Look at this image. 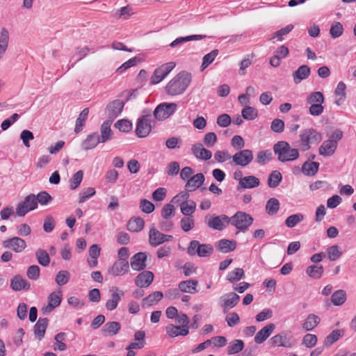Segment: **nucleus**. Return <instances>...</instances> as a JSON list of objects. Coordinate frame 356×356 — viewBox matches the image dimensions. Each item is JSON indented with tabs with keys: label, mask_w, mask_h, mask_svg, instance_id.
<instances>
[{
	"label": "nucleus",
	"mask_w": 356,
	"mask_h": 356,
	"mask_svg": "<svg viewBox=\"0 0 356 356\" xmlns=\"http://www.w3.org/2000/svg\"><path fill=\"white\" fill-rule=\"evenodd\" d=\"M191 82V74L182 71L174 76L165 86L166 93L170 96L183 94Z\"/></svg>",
	"instance_id": "nucleus-1"
},
{
	"label": "nucleus",
	"mask_w": 356,
	"mask_h": 356,
	"mask_svg": "<svg viewBox=\"0 0 356 356\" xmlns=\"http://www.w3.org/2000/svg\"><path fill=\"white\" fill-rule=\"evenodd\" d=\"M273 151L280 162H288L296 160L299 157V151L291 147L286 141H279L273 146Z\"/></svg>",
	"instance_id": "nucleus-2"
},
{
	"label": "nucleus",
	"mask_w": 356,
	"mask_h": 356,
	"mask_svg": "<svg viewBox=\"0 0 356 356\" xmlns=\"http://www.w3.org/2000/svg\"><path fill=\"white\" fill-rule=\"evenodd\" d=\"M322 135L313 128L303 129L300 134V149L305 152L310 149L311 144L319 143Z\"/></svg>",
	"instance_id": "nucleus-3"
},
{
	"label": "nucleus",
	"mask_w": 356,
	"mask_h": 356,
	"mask_svg": "<svg viewBox=\"0 0 356 356\" xmlns=\"http://www.w3.org/2000/svg\"><path fill=\"white\" fill-rule=\"evenodd\" d=\"M343 133L340 130H336L330 136V138L325 140L318 148V153L323 156L333 155L337 149L338 142L342 138Z\"/></svg>",
	"instance_id": "nucleus-4"
},
{
	"label": "nucleus",
	"mask_w": 356,
	"mask_h": 356,
	"mask_svg": "<svg viewBox=\"0 0 356 356\" xmlns=\"http://www.w3.org/2000/svg\"><path fill=\"white\" fill-rule=\"evenodd\" d=\"M324 100L323 94L319 91L312 92L307 97L306 102L309 105V112L311 115L319 116L323 113Z\"/></svg>",
	"instance_id": "nucleus-5"
},
{
	"label": "nucleus",
	"mask_w": 356,
	"mask_h": 356,
	"mask_svg": "<svg viewBox=\"0 0 356 356\" xmlns=\"http://www.w3.org/2000/svg\"><path fill=\"white\" fill-rule=\"evenodd\" d=\"M230 223L239 231L245 232L253 222V218L248 213L242 211L236 212L229 218Z\"/></svg>",
	"instance_id": "nucleus-6"
},
{
	"label": "nucleus",
	"mask_w": 356,
	"mask_h": 356,
	"mask_svg": "<svg viewBox=\"0 0 356 356\" xmlns=\"http://www.w3.org/2000/svg\"><path fill=\"white\" fill-rule=\"evenodd\" d=\"M187 252L191 256L207 257L213 253V248L210 244H201L198 241L193 240L190 242Z\"/></svg>",
	"instance_id": "nucleus-7"
},
{
	"label": "nucleus",
	"mask_w": 356,
	"mask_h": 356,
	"mask_svg": "<svg viewBox=\"0 0 356 356\" xmlns=\"http://www.w3.org/2000/svg\"><path fill=\"white\" fill-rule=\"evenodd\" d=\"M38 207L36 196L34 194L28 195L23 202H19L16 207V214L19 217H24L29 211Z\"/></svg>",
	"instance_id": "nucleus-8"
},
{
	"label": "nucleus",
	"mask_w": 356,
	"mask_h": 356,
	"mask_svg": "<svg viewBox=\"0 0 356 356\" xmlns=\"http://www.w3.org/2000/svg\"><path fill=\"white\" fill-rule=\"evenodd\" d=\"M175 66V62H169L157 67L150 78V83L154 85L160 83L170 74Z\"/></svg>",
	"instance_id": "nucleus-9"
},
{
	"label": "nucleus",
	"mask_w": 356,
	"mask_h": 356,
	"mask_svg": "<svg viewBox=\"0 0 356 356\" xmlns=\"http://www.w3.org/2000/svg\"><path fill=\"white\" fill-rule=\"evenodd\" d=\"M253 152L250 149H242L236 152L232 156L231 164L244 168L248 165L253 160Z\"/></svg>",
	"instance_id": "nucleus-10"
},
{
	"label": "nucleus",
	"mask_w": 356,
	"mask_h": 356,
	"mask_svg": "<svg viewBox=\"0 0 356 356\" xmlns=\"http://www.w3.org/2000/svg\"><path fill=\"white\" fill-rule=\"evenodd\" d=\"M205 223L211 229L222 231L230 223V219L225 214L217 216H206Z\"/></svg>",
	"instance_id": "nucleus-11"
},
{
	"label": "nucleus",
	"mask_w": 356,
	"mask_h": 356,
	"mask_svg": "<svg viewBox=\"0 0 356 356\" xmlns=\"http://www.w3.org/2000/svg\"><path fill=\"white\" fill-rule=\"evenodd\" d=\"M177 108V105L175 103H162L156 106L154 115L157 120H163L172 115Z\"/></svg>",
	"instance_id": "nucleus-12"
},
{
	"label": "nucleus",
	"mask_w": 356,
	"mask_h": 356,
	"mask_svg": "<svg viewBox=\"0 0 356 356\" xmlns=\"http://www.w3.org/2000/svg\"><path fill=\"white\" fill-rule=\"evenodd\" d=\"M151 119V114L145 115L138 118L136 128V134L138 137L145 138L149 134L152 130Z\"/></svg>",
	"instance_id": "nucleus-13"
},
{
	"label": "nucleus",
	"mask_w": 356,
	"mask_h": 356,
	"mask_svg": "<svg viewBox=\"0 0 356 356\" xmlns=\"http://www.w3.org/2000/svg\"><path fill=\"white\" fill-rule=\"evenodd\" d=\"M172 235L163 234L156 229L153 225L149 232V243L150 245L156 247L165 241H169L172 239Z\"/></svg>",
	"instance_id": "nucleus-14"
},
{
	"label": "nucleus",
	"mask_w": 356,
	"mask_h": 356,
	"mask_svg": "<svg viewBox=\"0 0 356 356\" xmlns=\"http://www.w3.org/2000/svg\"><path fill=\"white\" fill-rule=\"evenodd\" d=\"M129 270V264L128 261H125L124 259H118L108 268V273L114 277H118L126 275Z\"/></svg>",
	"instance_id": "nucleus-15"
},
{
	"label": "nucleus",
	"mask_w": 356,
	"mask_h": 356,
	"mask_svg": "<svg viewBox=\"0 0 356 356\" xmlns=\"http://www.w3.org/2000/svg\"><path fill=\"white\" fill-rule=\"evenodd\" d=\"M62 300L61 291H54L48 296V304L44 306L41 311L44 314H50L55 308L60 305Z\"/></svg>",
	"instance_id": "nucleus-16"
},
{
	"label": "nucleus",
	"mask_w": 356,
	"mask_h": 356,
	"mask_svg": "<svg viewBox=\"0 0 356 356\" xmlns=\"http://www.w3.org/2000/svg\"><path fill=\"white\" fill-rule=\"evenodd\" d=\"M109 291L111 297L106 301L105 307L108 310L113 311L118 307L122 297L124 295V292L117 286H112Z\"/></svg>",
	"instance_id": "nucleus-17"
},
{
	"label": "nucleus",
	"mask_w": 356,
	"mask_h": 356,
	"mask_svg": "<svg viewBox=\"0 0 356 356\" xmlns=\"http://www.w3.org/2000/svg\"><path fill=\"white\" fill-rule=\"evenodd\" d=\"M124 106V102L120 99H115L108 104L106 108L110 120H113L116 118L122 111Z\"/></svg>",
	"instance_id": "nucleus-18"
},
{
	"label": "nucleus",
	"mask_w": 356,
	"mask_h": 356,
	"mask_svg": "<svg viewBox=\"0 0 356 356\" xmlns=\"http://www.w3.org/2000/svg\"><path fill=\"white\" fill-rule=\"evenodd\" d=\"M3 244L4 248H10L17 253L22 252L26 248V241L17 236L4 241Z\"/></svg>",
	"instance_id": "nucleus-19"
},
{
	"label": "nucleus",
	"mask_w": 356,
	"mask_h": 356,
	"mask_svg": "<svg viewBox=\"0 0 356 356\" xmlns=\"http://www.w3.org/2000/svg\"><path fill=\"white\" fill-rule=\"evenodd\" d=\"M146 260L145 252H138L131 257L130 266L134 270H142L146 268Z\"/></svg>",
	"instance_id": "nucleus-20"
},
{
	"label": "nucleus",
	"mask_w": 356,
	"mask_h": 356,
	"mask_svg": "<svg viewBox=\"0 0 356 356\" xmlns=\"http://www.w3.org/2000/svg\"><path fill=\"white\" fill-rule=\"evenodd\" d=\"M154 280V274L149 270H144L139 273L135 279V284L140 288L148 287Z\"/></svg>",
	"instance_id": "nucleus-21"
},
{
	"label": "nucleus",
	"mask_w": 356,
	"mask_h": 356,
	"mask_svg": "<svg viewBox=\"0 0 356 356\" xmlns=\"http://www.w3.org/2000/svg\"><path fill=\"white\" fill-rule=\"evenodd\" d=\"M240 300V296L235 293H229L220 298V305L224 311L234 307Z\"/></svg>",
	"instance_id": "nucleus-22"
},
{
	"label": "nucleus",
	"mask_w": 356,
	"mask_h": 356,
	"mask_svg": "<svg viewBox=\"0 0 356 356\" xmlns=\"http://www.w3.org/2000/svg\"><path fill=\"white\" fill-rule=\"evenodd\" d=\"M270 343L273 346H282L284 348H291L294 341L292 340V337H287L286 334H276L270 339Z\"/></svg>",
	"instance_id": "nucleus-23"
},
{
	"label": "nucleus",
	"mask_w": 356,
	"mask_h": 356,
	"mask_svg": "<svg viewBox=\"0 0 356 356\" xmlns=\"http://www.w3.org/2000/svg\"><path fill=\"white\" fill-rule=\"evenodd\" d=\"M191 151L193 155L198 159L207 161L212 156V152L204 148L201 143H197L192 146Z\"/></svg>",
	"instance_id": "nucleus-24"
},
{
	"label": "nucleus",
	"mask_w": 356,
	"mask_h": 356,
	"mask_svg": "<svg viewBox=\"0 0 356 356\" xmlns=\"http://www.w3.org/2000/svg\"><path fill=\"white\" fill-rule=\"evenodd\" d=\"M204 180V175L202 173H197L187 181L185 188L188 191H194L203 184Z\"/></svg>",
	"instance_id": "nucleus-25"
},
{
	"label": "nucleus",
	"mask_w": 356,
	"mask_h": 356,
	"mask_svg": "<svg viewBox=\"0 0 356 356\" xmlns=\"http://www.w3.org/2000/svg\"><path fill=\"white\" fill-rule=\"evenodd\" d=\"M275 328V324H268L256 334L254 341L258 344L262 343L270 336Z\"/></svg>",
	"instance_id": "nucleus-26"
},
{
	"label": "nucleus",
	"mask_w": 356,
	"mask_h": 356,
	"mask_svg": "<svg viewBox=\"0 0 356 356\" xmlns=\"http://www.w3.org/2000/svg\"><path fill=\"white\" fill-rule=\"evenodd\" d=\"M198 282L195 280H188L179 283L178 287L180 292L195 293L197 292Z\"/></svg>",
	"instance_id": "nucleus-27"
},
{
	"label": "nucleus",
	"mask_w": 356,
	"mask_h": 356,
	"mask_svg": "<svg viewBox=\"0 0 356 356\" xmlns=\"http://www.w3.org/2000/svg\"><path fill=\"white\" fill-rule=\"evenodd\" d=\"M310 73V68L307 65H303L300 66L293 74L294 83L296 84L300 83L302 80L309 77Z\"/></svg>",
	"instance_id": "nucleus-28"
},
{
	"label": "nucleus",
	"mask_w": 356,
	"mask_h": 356,
	"mask_svg": "<svg viewBox=\"0 0 356 356\" xmlns=\"http://www.w3.org/2000/svg\"><path fill=\"white\" fill-rule=\"evenodd\" d=\"M99 143L100 138L97 133H92L88 135L81 143V147L84 150H89L95 148Z\"/></svg>",
	"instance_id": "nucleus-29"
},
{
	"label": "nucleus",
	"mask_w": 356,
	"mask_h": 356,
	"mask_svg": "<svg viewBox=\"0 0 356 356\" xmlns=\"http://www.w3.org/2000/svg\"><path fill=\"white\" fill-rule=\"evenodd\" d=\"M166 333L170 337H176L177 336H186L188 334V327H181L178 325L169 324L165 327Z\"/></svg>",
	"instance_id": "nucleus-30"
},
{
	"label": "nucleus",
	"mask_w": 356,
	"mask_h": 356,
	"mask_svg": "<svg viewBox=\"0 0 356 356\" xmlns=\"http://www.w3.org/2000/svg\"><path fill=\"white\" fill-rule=\"evenodd\" d=\"M48 325V319L47 318H40L35 325H34V334L39 339L41 340L46 332Z\"/></svg>",
	"instance_id": "nucleus-31"
},
{
	"label": "nucleus",
	"mask_w": 356,
	"mask_h": 356,
	"mask_svg": "<svg viewBox=\"0 0 356 356\" xmlns=\"http://www.w3.org/2000/svg\"><path fill=\"white\" fill-rule=\"evenodd\" d=\"M112 120H107L104 121L100 127V133L101 136L100 141L101 143H106L107 140H110L111 138L113 132L111 129V126L112 124Z\"/></svg>",
	"instance_id": "nucleus-32"
},
{
	"label": "nucleus",
	"mask_w": 356,
	"mask_h": 356,
	"mask_svg": "<svg viewBox=\"0 0 356 356\" xmlns=\"http://www.w3.org/2000/svg\"><path fill=\"white\" fill-rule=\"evenodd\" d=\"M121 325L117 321L107 322L102 327V333L105 336H114L118 334Z\"/></svg>",
	"instance_id": "nucleus-33"
},
{
	"label": "nucleus",
	"mask_w": 356,
	"mask_h": 356,
	"mask_svg": "<svg viewBox=\"0 0 356 356\" xmlns=\"http://www.w3.org/2000/svg\"><path fill=\"white\" fill-rule=\"evenodd\" d=\"M10 286L14 291H21L29 289L30 288V284L21 276L17 275L12 279Z\"/></svg>",
	"instance_id": "nucleus-34"
},
{
	"label": "nucleus",
	"mask_w": 356,
	"mask_h": 356,
	"mask_svg": "<svg viewBox=\"0 0 356 356\" xmlns=\"http://www.w3.org/2000/svg\"><path fill=\"white\" fill-rule=\"evenodd\" d=\"M9 42V32L6 28H2L0 32V59L6 53Z\"/></svg>",
	"instance_id": "nucleus-35"
},
{
	"label": "nucleus",
	"mask_w": 356,
	"mask_h": 356,
	"mask_svg": "<svg viewBox=\"0 0 356 356\" xmlns=\"http://www.w3.org/2000/svg\"><path fill=\"white\" fill-rule=\"evenodd\" d=\"M260 181L259 178L254 175H249L244 177L239 186L244 189H250L258 187Z\"/></svg>",
	"instance_id": "nucleus-36"
},
{
	"label": "nucleus",
	"mask_w": 356,
	"mask_h": 356,
	"mask_svg": "<svg viewBox=\"0 0 356 356\" xmlns=\"http://www.w3.org/2000/svg\"><path fill=\"white\" fill-rule=\"evenodd\" d=\"M163 297V294L161 291H155L149 294L146 298H144L142 300V305L143 307H149L161 300Z\"/></svg>",
	"instance_id": "nucleus-37"
},
{
	"label": "nucleus",
	"mask_w": 356,
	"mask_h": 356,
	"mask_svg": "<svg viewBox=\"0 0 356 356\" xmlns=\"http://www.w3.org/2000/svg\"><path fill=\"white\" fill-rule=\"evenodd\" d=\"M236 243L235 241L222 239L218 242V249L225 253L233 251L236 249Z\"/></svg>",
	"instance_id": "nucleus-38"
},
{
	"label": "nucleus",
	"mask_w": 356,
	"mask_h": 356,
	"mask_svg": "<svg viewBox=\"0 0 356 356\" xmlns=\"http://www.w3.org/2000/svg\"><path fill=\"white\" fill-rule=\"evenodd\" d=\"M205 38V35H192L186 37H179L173 40L169 46L172 48H174L179 44H183L184 42L192 41V40H199Z\"/></svg>",
	"instance_id": "nucleus-39"
},
{
	"label": "nucleus",
	"mask_w": 356,
	"mask_h": 356,
	"mask_svg": "<svg viewBox=\"0 0 356 356\" xmlns=\"http://www.w3.org/2000/svg\"><path fill=\"white\" fill-rule=\"evenodd\" d=\"M196 209V203L193 200L184 201L181 202L180 210L183 215L191 216Z\"/></svg>",
	"instance_id": "nucleus-40"
},
{
	"label": "nucleus",
	"mask_w": 356,
	"mask_h": 356,
	"mask_svg": "<svg viewBox=\"0 0 356 356\" xmlns=\"http://www.w3.org/2000/svg\"><path fill=\"white\" fill-rule=\"evenodd\" d=\"M318 167L319 163L317 162L306 161L302 166V171L307 176H312L318 172Z\"/></svg>",
	"instance_id": "nucleus-41"
},
{
	"label": "nucleus",
	"mask_w": 356,
	"mask_h": 356,
	"mask_svg": "<svg viewBox=\"0 0 356 356\" xmlns=\"http://www.w3.org/2000/svg\"><path fill=\"white\" fill-rule=\"evenodd\" d=\"M319 322V317L315 314H312L308 315L302 325V327L305 330L309 331L316 327Z\"/></svg>",
	"instance_id": "nucleus-42"
},
{
	"label": "nucleus",
	"mask_w": 356,
	"mask_h": 356,
	"mask_svg": "<svg viewBox=\"0 0 356 356\" xmlns=\"http://www.w3.org/2000/svg\"><path fill=\"white\" fill-rule=\"evenodd\" d=\"M280 209V202L275 197L270 198L266 205V211L268 215L276 214Z\"/></svg>",
	"instance_id": "nucleus-43"
},
{
	"label": "nucleus",
	"mask_w": 356,
	"mask_h": 356,
	"mask_svg": "<svg viewBox=\"0 0 356 356\" xmlns=\"http://www.w3.org/2000/svg\"><path fill=\"white\" fill-rule=\"evenodd\" d=\"M144 227V220L141 218H133L129 220L127 228L131 232H139Z\"/></svg>",
	"instance_id": "nucleus-44"
},
{
	"label": "nucleus",
	"mask_w": 356,
	"mask_h": 356,
	"mask_svg": "<svg viewBox=\"0 0 356 356\" xmlns=\"http://www.w3.org/2000/svg\"><path fill=\"white\" fill-rule=\"evenodd\" d=\"M244 347V343L242 340L235 339L229 343L227 347V353L229 355H234L239 353L243 350Z\"/></svg>",
	"instance_id": "nucleus-45"
},
{
	"label": "nucleus",
	"mask_w": 356,
	"mask_h": 356,
	"mask_svg": "<svg viewBox=\"0 0 356 356\" xmlns=\"http://www.w3.org/2000/svg\"><path fill=\"white\" fill-rule=\"evenodd\" d=\"M306 273L312 278L319 279L323 273V267L317 265L309 266L306 269Z\"/></svg>",
	"instance_id": "nucleus-46"
},
{
	"label": "nucleus",
	"mask_w": 356,
	"mask_h": 356,
	"mask_svg": "<svg viewBox=\"0 0 356 356\" xmlns=\"http://www.w3.org/2000/svg\"><path fill=\"white\" fill-rule=\"evenodd\" d=\"M244 277V270L241 268H236L228 273L227 280L231 283H234L243 279Z\"/></svg>",
	"instance_id": "nucleus-47"
},
{
	"label": "nucleus",
	"mask_w": 356,
	"mask_h": 356,
	"mask_svg": "<svg viewBox=\"0 0 356 356\" xmlns=\"http://www.w3.org/2000/svg\"><path fill=\"white\" fill-rule=\"evenodd\" d=\"M89 110L88 108H84L79 114V118L76 119L74 131L79 133L82 130L85 122L88 118Z\"/></svg>",
	"instance_id": "nucleus-48"
},
{
	"label": "nucleus",
	"mask_w": 356,
	"mask_h": 356,
	"mask_svg": "<svg viewBox=\"0 0 356 356\" xmlns=\"http://www.w3.org/2000/svg\"><path fill=\"white\" fill-rule=\"evenodd\" d=\"M282 179V174L277 171H273L268 176V185L270 188L277 187L281 182Z\"/></svg>",
	"instance_id": "nucleus-49"
},
{
	"label": "nucleus",
	"mask_w": 356,
	"mask_h": 356,
	"mask_svg": "<svg viewBox=\"0 0 356 356\" xmlns=\"http://www.w3.org/2000/svg\"><path fill=\"white\" fill-rule=\"evenodd\" d=\"M346 300V293L343 290H337L333 293L331 301L336 306L341 305Z\"/></svg>",
	"instance_id": "nucleus-50"
},
{
	"label": "nucleus",
	"mask_w": 356,
	"mask_h": 356,
	"mask_svg": "<svg viewBox=\"0 0 356 356\" xmlns=\"http://www.w3.org/2000/svg\"><path fill=\"white\" fill-rule=\"evenodd\" d=\"M35 257L38 263L42 266H47L50 263V257L48 252L42 249H38L35 252Z\"/></svg>",
	"instance_id": "nucleus-51"
},
{
	"label": "nucleus",
	"mask_w": 356,
	"mask_h": 356,
	"mask_svg": "<svg viewBox=\"0 0 356 356\" xmlns=\"http://www.w3.org/2000/svg\"><path fill=\"white\" fill-rule=\"evenodd\" d=\"M272 153L270 150L259 151L256 156V161L261 165H264L271 160Z\"/></svg>",
	"instance_id": "nucleus-52"
},
{
	"label": "nucleus",
	"mask_w": 356,
	"mask_h": 356,
	"mask_svg": "<svg viewBox=\"0 0 356 356\" xmlns=\"http://www.w3.org/2000/svg\"><path fill=\"white\" fill-rule=\"evenodd\" d=\"M304 219V216L300 213H296L289 216L285 220V225L289 228L295 227L297 224L302 222Z\"/></svg>",
	"instance_id": "nucleus-53"
},
{
	"label": "nucleus",
	"mask_w": 356,
	"mask_h": 356,
	"mask_svg": "<svg viewBox=\"0 0 356 356\" xmlns=\"http://www.w3.org/2000/svg\"><path fill=\"white\" fill-rule=\"evenodd\" d=\"M241 114L244 119L247 120H252L257 117L258 112L256 108L250 106H246L243 108Z\"/></svg>",
	"instance_id": "nucleus-54"
},
{
	"label": "nucleus",
	"mask_w": 356,
	"mask_h": 356,
	"mask_svg": "<svg viewBox=\"0 0 356 356\" xmlns=\"http://www.w3.org/2000/svg\"><path fill=\"white\" fill-rule=\"evenodd\" d=\"M83 173L81 170L74 173L70 181V188L71 190H75L81 184L83 179Z\"/></svg>",
	"instance_id": "nucleus-55"
},
{
	"label": "nucleus",
	"mask_w": 356,
	"mask_h": 356,
	"mask_svg": "<svg viewBox=\"0 0 356 356\" xmlns=\"http://www.w3.org/2000/svg\"><path fill=\"white\" fill-rule=\"evenodd\" d=\"M327 257L330 261H335L341 256V251L340 248L335 245L329 247L327 249Z\"/></svg>",
	"instance_id": "nucleus-56"
},
{
	"label": "nucleus",
	"mask_w": 356,
	"mask_h": 356,
	"mask_svg": "<svg viewBox=\"0 0 356 356\" xmlns=\"http://www.w3.org/2000/svg\"><path fill=\"white\" fill-rule=\"evenodd\" d=\"M218 54V50H212L210 53L206 54L202 59V68L204 70L207 68L216 58Z\"/></svg>",
	"instance_id": "nucleus-57"
},
{
	"label": "nucleus",
	"mask_w": 356,
	"mask_h": 356,
	"mask_svg": "<svg viewBox=\"0 0 356 356\" xmlns=\"http://www.w3.org/2000/svg\"><path fill=\"white\" fill-rule=\"evenodd\" d=\"M70 277V274L67 270H60L56 276V283L59 286L66 284Z\"/></svg>",
	"instance_id": "nucleus-58"
},
{
	"label": "nucleus",
	"mask_w": 356,
	"mask_h": 356,
	"mask_svg": "<svg viewBox=\"0 0 356 356\" xmlns=\"http://www.w3.org/2000/svg\"><path fill=\"white\" fill-rule=\"evenodd\" d=\"M175 216V207L172 203L165 204L161 209V216L163 219H170Z\"/></svg>",
	"instance_id": "nucleus-59"
},
{
	"label": "nucleus",
	"mask_w": 356,
	"mask_h": 356,
	"mask_svg": "<svg viewBox=\"0 0 356 356\" xmlns=\"http://www.w3.org/2000/svg\"><path fill=\"white\" fill-rule=\"evenodd\" d=\"M343 28L342 24L339 22H335L331 26L330 34L333 38L340 37L343 34Z\"/></svg>",
	"instance_id": "nucleus-60"
},
{
	"label": "nucleus",
	"mask_w": 356,
	"mask_h": 356,
	"mask_svg": "<svg viewBox=\"0 0 356 356\" xmlns=\"http://www.w3.org/2000/svg\"><path fill=\"white\" fill-rule=\"evenodd\" d=\"M341 337V331L339 330H333L325 339L324 344L329 346L337 341Z\"/></svg>",
	"instance_id": "nucleus-61"
},
{
	"label": "nucleus",
	"mask_w": 356,
	"mask_h": 356,
	"mask_svg": "<svg viewBox=\"0 0 356 356\" xmlns=\"http://www.w3.org/2000/svg\"><path fill=\"white\" fill-rule=\"evenodd\" d=\"M96 191L94 188L88 187L83 190H82L79 193V203L81 204L83 203L87 199L90 198V197L95 195Z\"/></svg>",
	"instance_id": "nucleus-62"
},
{
	"label": "nucleus",
	"mask_w": 356,
	"mask_h": 356,
	"mask_svg": "<svg viewBox=\"0 0 356 356\" xmlns=\"http://www.w3.org/2000/svg\"><path fill=\"white\" fill-rule=\"evenodd\" d=\"M115 127L120 131L128 132L132 129V124L129 120H120L115 122Z\"/></svg>",
	"instance_id": "nucleus-63"
},
{
	"label": "nucleus",
	"mask_w": 356,
	"mask_h": 356,
	"mask_svg": "<svg viewBox=\"0 0 356 356\" xmlns=\"http://www.w3.org/2000/svg\"><path fill=\"white\" fill-rule=\"evenodd\" d=\"M181 229L187 232L194 227V220L192 216L181 218L180 221Z\"/></svg>",
	"instance_id": "nucleus-64"
}]
</instances>
